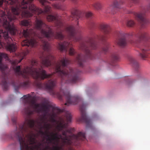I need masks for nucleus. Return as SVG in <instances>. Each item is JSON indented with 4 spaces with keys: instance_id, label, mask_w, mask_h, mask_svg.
<instances>
[{
    "instance_id": "nucleus-1",
    "label": "nucleus",
    "mask_w": 150,
    "mask_h": 150,
    "mask_svg": "<svg viewBox=\"0 0 150 150\" xmlns=\"http://www.w3.org/2000/svg\"><path fill=\"white\" fill-rule=\"evenodd\" d=\"M48 21H54L57 28L56 32H53L49 26L46 25L41 19H36L35 26L36 28L40 32V34H37L34 30L30 29L23 30V36L26 38H30V40L26 39L21 42L22 46L28 47H35L39 45L42 46L45 52H43L40 56L41 64L38 62L32 59L30 62V67H28L22 71L21 70V66H17L14 69L16 73L19 76H21L24 79L22 82L16 83L14 81L12 82V84L16 90L22 88H26L30 85L29 79V76L31 75L36 80L34 85L40 89H46L50 92V94L53 96L56 95L60 100H62L64 97L66 99L67 103L65 105H75L80 100L79 96H71L68 91L62 92L61 90L60 92H57L53 90L55 86L56 82L55 81L50 79L47 82L42 83L38 81L42 80L47 78H50L52 74H47L45 70L43 69L42 65L48 67L51 66V61L54 59V57L50 52V45L46 40H49L55 38L62 40L64 38L62 34L64 31L63 29V23L62 19H47Z\"/></svg>"
},
{
    "instance_id": "nucleus-2",
    "label": "nucleus",
    "mask_w": 150,
    "mask_h": 150,
    "mask_svg": "<svg viewBox=\"0 0 150 150\" xmlns=\"http://www.w3.org/2000/svg\"><path fill=\"white\" fill-rule=\"evenodd\" d=\"M100 27L104 35H94L92 37L88 38L81 44L80 49L84 52L85 56L82 54H78L75 59V61L80 67H83V63L86 61V58L90 59L95 58L94 55L91 52L90 49H96L97 47L96 41H105L107 38V35L110 33L111 28L108 25L102 24L100 25Z\"/></svg>"
},
{
    "instance_id": "nucleus-3",
    "label": "nucleus",
    "mask_w": 150,
    "mask_h": 150,
    "mask_svg": "<svg viewBox=\"0 0 150 150\" xmlns=\"http://www.w3.org/2000/svg\"><path fill=\"white\" fill-rule=\"evenodd\" d=\"M71 115L69 112H67L65 116V120L60 118L59 122L57 127L58 128L59 131L62 130L63 129H65V130H63L62 134L64 136L62 137L61 135H59V137L62 140L64 145H79L81 142L84 141L86 139L85 133L80 132L76 135L73 134L68 137L67 133H70L74 129L71 128L67 129L68 124L71 121Z\"/></svg>"
},
{
    "instance_id": "nucleus-4",
    "label": "nucleus",
    "mask_w": 150,
    "mask_h": 150,
    "mask_svg": "<svg viewBox=\"0 0 150 150\" xmlns=\"http://www.w3.org/2000/svg\"><path fill=\"white\" fill-rule=\"evenodd\" d=\"M71 62L70 60L64 57L55 64V71L62 83H74L79 80L77 73L72 68L67 67Z\"/></svg>"
},
{
    "instance_id": "nucleus-5",
    "label": "nucleus",
    "mask_w": 150,
    "mask_h": 150,
    "mask_svg": "<svg viewBox=\"0 0 150 150\" xmlns=\"http://www.w3.org/2000/svg\"><path fill=\"white\" fill-rule=\"evenodd\" d=\"M28 129L25 128L24 125H19V130L15 133V136L18 140L20 144V150H41L37 144L38 141L35 138V135L30 132L26 135L28 138L26 142L25 138V133L28 132Z\"/></svg>"
},
{
    "instance_id": "nucleus-6",
    "label": "nucleus",
    "mask_w": 150,
    "mask_h": 150,
    "mask_svg": "<svg viewBox=\"0 0 150 150\" xmlns=\"http://www.w3.org/2000/svg\"><path fill=\"white\" fill-rule=\"evenodd\" d=\"M32 104L35 105V108L37 112L39 113L41 112L44 113L42 117L40 118V121L39 122L38 120L35 121L33 120H31L30 117L25 118L24 124L20 125H24L25 128L28 129L29 128L35 129L37 127V125H38L41 128L42 127L46 129V132H48V134H50L51 133L49 132V130L52 127L51 125L50 124L47 123V122H45V120L47 119L46 117L49 111L48 106L45 104H42V108H38V107L40 106V104H35L34 102L32 103ZM50 135H51L50 134Z\"/></svg>"
},
{
    "instance_id": "nucleus-7",
    "label": "nucleus",
    "mask_w": 150,
    "mask_h": 150,
    "mask_svg": "<svg viewBox=\"0 0 150 150\" xmlns=\"http://www.w3.org/2000/svg\"><path fill=\"white\" fill-rule=\"evenodd\" d=\"M138 37L140 40L144 41V42H141L138 46L142 51L139 53V55L143 59L146 60L149 57L147 51L150 50V37L145 32L141 33Z\"/></svg>"
},
{
    "instance_id": "nucleus-8",
    "label": "nucleus",
    "mask_w": 150,
    "mask_h": 150,
    "mask_svg": "<svg viewBox=\"0 0 150 150\" xmlns=\"http://www.w3.org/2000/svg\"><path fill=\"white\" fill-rule=\"evenodd\" d=\"M23 98L25 99L24 103L25 106V108L24 109L23 112L27 116L26 118L29 117L30 115L33 114L34 111L36 112V110L35 108V105L32 104L33 102L35 103V104L40 105L38 108H42V103H37L35 100L36 97L35 96L32 97L30 94H28L24 96Z\"/></svg>"
},
{
    "instance_id": "nucleus-9",
    "label": "nucleus",
    "mask_w": 150,
    "mask_h": 150,
    "mask_svg": "<svg viewBox=\"0 0 150 150\" xmlns=\"http://www.w3.org/2000/svg\"><path fill=\"white\" fill-rule=\"evenodd\" d=\"M146 12V11L144 9L142 11L139 13L130 11L128 13L134 15L135 18L140 23L142 27L144 28L149 23V20L145 18Z\"/></svg>"
},
{
    "instance_id": "nucleus-10",
    "label": "nucleus",
    "mask_w": 150,
    "mask_h": 150,
    "mask_svg": "<svg viewBox=\"0 0 150 150\" xmlns=\"http://www.w3.org/2000/svg\"><path fill=\"white\" fill-rule=\"evenodd\" d=\"M65 31L68 34V38L74 41H77L81 39L80 31H76L73 26H69L65 28Z\"/></svg>"
},
{
    "instance_id": "nucleus-11",
    "label": "nucleus",
    "mask_w": 150,
    "mask_h": 150,
    "mask_svg": "<svg viewBox=\"0 0 150 150\" xmlns=\"http://www.w3.org/2000/svg\"><path fill=\"white\" fill-rule=\"evenodd\" d=\"M39 133L42 135H45L47 137V140L49 141V143L52 144L54 145H57L60 138L57 133L51 132L50 135L48 134V132H43L41 130L39 131Z\"/></svg>"
},
{
    "instance_id": "nucleus-12",
    "label": "nucleus",
    "mask_w": 150,
    "mask_h": 150,
    "mask_svg": "<svg viewBox=\"0 0 150 150\" xmlns=\"http://www.w3.org/2000/svg\"><path fill=\"white\" fill-rule=\"evenodd\" d=\"M58 48L61 51H64L66 52L69 50L70 55H73L76 53L75 50L72 47V44L70 42L65 41L63 43H59Z\"/></svg>"
},
{
    "instance_id": "nucleus-13",
    "label": "nucleus",
    "mask_w": 150,
    "mask_h": 150,
    "mask_svg": "<svg viewBox=\"0 0 150 150\" xmlns=\"http://www.w3.org/2000/svg\"><path fill=\"white\" fill-rule=\"evenodd\" d=\"M80 110L81 116L79 118V122H85L86 125L87 127H91L92 125L91 121L86 114L85 107L84 106V105L80 106Z\"/></svg>"
},
{
    "instance_id": "nucleus-14",
    "label": "nucleus",
    "mask_w": 150,
    "mask_h": 150,
    "mask_svg": "<svg viewBox=\"0 0 150 150\" xmlns=\"http://www.w3.org/2000/svg\"><path fill=\"white\" fill-rule=\"evenodd\" d=\"M118 35L119 38L117 41V44L120 47H123L127 45V38L129 36H132V34H126L121 32L119 33Z\"/></svg>"
},
{
    "instance_id": "nucleus-15",
    "label": "nucleus",
    "mask_w": 150,
    "mask_h": 150,
    "mask_svg": "<svg viewBox=\"0 0 150 150\" xmlns=\"http://www.w3.org/2000/svg\"><path fill=\"white\" fill-rule=\"evenodd\" d=\"M46 105V104H45ZM46 105L48 106L49 111L48 113L47 114V115H48L51 117H53L55 118L57 115V114L55 112V111H57L58 112H60L61 111L60 109H59L57 107H52V111L51 113H49V112L50 111V108L52 107L51 106L49 105Z\"/></svg>"
},
{
    "instance_id": "nucleus-16",
    "label": "nucleus",
    "mask_w": 150,
    "mask_h": 150,
    "mask_svg": "<svg viewBox=\"0 0 150 150\" xmlns=\"http://www.w3.org/2000/svg\"><path fill=\"white\" fill-rule=\"evenodd\" d=\"M3 58L7 59L8 58L7 55L4 53H0V69L3 72L5 69H6L7 67L5 66L2 63V59Z\"/></svg>"
},
{
    "instance_id": "nucleus-17",
    "label": "nucleus",
    "mask_w": 150,
    "mask_h": 150,
    "mask_svg": "<svg viewBox=\"0 0 150 150\" xmlns=\"http://www.w3.org/2000/svg\"><path fill=\"white\" fill-rule=\"evenodd\" d=\"M128 59L133 67L136 70H137L139 68V64L134 58L132 56H129Z\"/></svg>"
},
{
    "instance_id": "nucleus-18",
    "label": "nucleus",
    "mask_w": 150,
    "mask_h": 150,
    "mask_svg": "<svg viewBox=\"0 0 150 150\" xmlns=\"http://www.w3.org/2000/svg\"><path fill=\"white\" fill-rule=\"evenodd\" d=\"M81 13L80 11L75 9L72 12L71 17L73 19L76 18L78 19L81 17Z\"/></svg>"
},
{
    "instance_id": "nucleus-19",
    "label": "nucleus",
    "mask_w": 150,
    "mask_h": 150,
    "mask_svg": "<svg viewBox=\"0 0 150 150\" xmlns=\"http://www.w3.org/2000/svg\"><path fill=\"white\" fill-rule=\"evenodd\" d=\"M120 59L119 55L117 53H114L112 55L111 57V63L110 64L113 65V64L115 62L118 61Z\"/></svg>"
},
{
    "instance_id": "nucleus-20",
    "label": "nucleus",
    "mask_w": 150,
    "mask_h": 150,
    "mask_svg": "<svg viewBox=\"0 0 150 150\" xmlns=\"http://www.w3.org/2000/svg\"><path fill=\"white\" fill-rule=\"evenodd\" d=\"M1 84L4 90L6 91L8 89V84L5 77H4L1 83Z\"/></svg>"
},
{
    "instance_id": "nucleus-21",
    "label": "nucleus",
    "mask_w": 150,
    "mask_h": 150,
    "mask_svg": "<svg viewBox=\"0 0 150 150\" xmlns=\"http://www.w3.org/2000/svg\"><path fill=\"white\" fill-rule=\"evenodd\" d=\"M21 25L25 26H30L31 25V23L28 21L23 20L21 22Z\"/></svg>"
},
{
    "instance_id": "nucleus-22",
    "label": "nucleus",
    "mask_w": 150,
    "mask_h": 150,
    "mask_svg": "<svg viewBox=\"0 0 150 150\" xmlns=\"http://www.w3.org/2000/svg\"><path fill=\"white\" fill-rule=\"evenodd\" d=\"M93 6L97 10L100 9L102 7L101 4L99 2H96L94 4Z\"/></svg>"
},
{
    "instance_id": "nucleus-23",
    "label": "nucleus",
    "mask_w": 150,
    "mask_h": 150,
    "mask_svg": "<svg viewBox=\"0 0 150 150\" xmlns=\"http://www.w3.org/2000/svg\"><path fill=\"white\" fill-rule=\"evenodd\" d=\"M135 24V23L132 20H129L127 21L126 25L127 26L129 27H132Z\"/></svg>"
},
{
    "instance_id": "nucleus-24",
    "label": "nucleus",
    "mask_w": 150,
    "mask_h": 150,
    "mask_svg": "<svg viewBox=\"0 0 150 150\" xmlns=\"http://www.w3.org/2000/svg\"><path fill=\"white\" fill-rule=\"evenodd\" d=\"M26 55V54L25 53H24L22 55V57L21 59L18 61L17 60H16L13 61L12 62V64L13 65H16L18 63H19L23 59L24 57Z\"/></svg>"
},
{
    "instance_id": "nucleus-25",
    "label": "nucleus",
    "mask_w": 150,
    "mask_h": 150,
    "mask_svg": "<svg viewBox=\"0 0 150 150\" xmlns=\"http://www.w3.org/2000/svg\"><path fill=\"white\" fill-rule=\"evenodd\" d=\"M120 2H119L116 1H115L113 3V6L114 8L116 9L120 8Z\"/></svg>"
},
{
    "instance_id": "nucleus-26",
    "label": "nucleus",
    "mask_w": 150,
    "mask_h": 150,
    "mask_svg": "<svg viewBox=\"0 0 150 150\" xmlns=\"http://www.w3.org/2000/svg\"><path fill=\"white\" fill-rule=\"evenodd\" d=\"M109 44L108 43H106L104 47L103 48L102 51L103 52L105 53L107 52Z\"/></svg>"
},
{
    "instance_id": "nucleus-27",
    "label": "nucleus",
    "mask_w": 150,
    "mask_h": 150,
    "mask_svg": "<svg viewBox=\"0 0 150 150\" xmlns=\"http://www.w3.org/2000/svg\"><path fill=\"white\" fill-rule=\"evenodd\" d=\"M53 6L55 8L58 9H62L61 4L56 3L53 4Z\"/></svg>"
},
{
    "instance_id": "nucleus-28",
    "label": "nucleus",
    "mask_w": 150,
    "mask_h": 150,
    "mask_svg": "<svg viewBox=\"0 0 150 150\" xmlns=\"http://www.w3.org/2000/svg\"><path fill=\"white\" fill-rule=\"evenodd\" d=\"M86 17L87 18H91L92 16V13L90 12H87L86 13Z\"/></svg>"
},
{
    "instance_id": "nucleus-29",
    "label": "nucleus",
    "mask_w": 150,
    "mask_h": 150,
    "mask_svg": "<svg viewBox=\"0 0 150 150\" xmlns=\"http://www.w3.org/2000/svg\"><path fill=\"white\" fill-rule=\"evenodd\" d=\"M89 25L90 27H93L95 25V22L93 21H91L89 23Z\"/></svg>"
},
{
    "instance_id": "nucleus-30",
    "label": "nucleus",
    "mask_w": 150,
    "mask_h": 150,
    "mask_svg": "<svg viewBox=\"0 0 150 150\" xmlns=\"http://www.w3.org/2000/svg\"><path fill=\"white\" fill-rule=\"evenodd\" d=\"M50 121L52 122H56V120L55 117H50Z\"/></svg>"
},
{
    "instance_id": "nucleus-31",
    "label": "nucleus",
    "mask_w": 150,
    "mask_h": 150,
    "mask_svg": "<svg viewBox=\"0 0 150 150\" xmlns=\"http://www.w3.org/2000/svg\"><path fill=\"white\" fill-rule=\"evenodd\" d=\"M37 144L38 145V146L40 148H41V146H43L44 145L42 143H41V142H38V144Z\"/></svg>"
},
{
    "instance_id": "nucleus-32",
    "label": "nucleus",
    "mask_w": 150,
    "mask_h": 150,
    "mask_svg": "<svg viewBox=\"0 0 150 150\" xmlns=\"http://www.w3.org/2000/svg\"><path fill=\"white\" fill-rule=\"evenodd\" d=\"M134 3H137L139 2V0H131Z\"/></svg>"
},
{
    "instance_id": "nucleus-33",
    "label": "nucleus",
    "mask_w": 150,
    "mask_h": 150,
    "mask_svg": "<svg viewBox=\"0 0 150 150\" xmlns=\"http://www.w3.org/2000/svg\"><path fill=\"white\" fill-rule=\"evenodd\" d=\"M12 120L14 123H16V119L15 118H12Z\"/></svg>"
},
{
    "instance_id": "nucleus-34",
    "label": "nucleus",
    "mask_w": 150,
    "mask_h": 150,
    "mask_svg": "<svg viewBox=\"0 0 150 150\" xmlns=\"http://www.w3.org/2000/svg\"><path fill=\"white\" fill-rule=\"evenodd\" d=\"M51 148L50 147V146H46L45 147V150H47L49 149H50Z\"/></svg>"
},
{
    "instance_id": "nucleus-35",
    "label": "nucleus",
    "mask_w": 150,
    "mask_h": 150,
    "mask_svg": "<svg viewBox=\"0 0 150 150\" xmlns=\"http://www.w3.org/2000/svg\"><path fill=\"white\" fill-rule=\"evenodd\" d=\"M147 11H149V10H150V4L147 7Z\"/></svg>"
},
{
    "instance_id": "nucleus-36",
    "label": "nucleus",
    "mask_w": 150,
    "mask_h": 150,
    "mask_svg": "<svg viewBox=\"0 0 150 150\" xmlns=\"http://www.w3.org/2000/svg\"><path fill=\"white\" fill-rule=\"evenodd\" d=\"M112 13H113V14H114V13H115V12H114L112 11Z\"/></svg>"
},
{
    "instance_id": "nucleus-37",
    "label": "nucleus",
    "mask_w": 150,
    "mask_h": 150,
    "mask_svg": "<svg viewBox=\"0 0 150 150\" xmlns=\"http://www.w3.org/2000/svg\"><path fill=\"white\" fill-rule=\"evenodd\" d=\"M31 93L33 94V93H33V92H32V93Z\"/></svg>"
}]
</instances>
